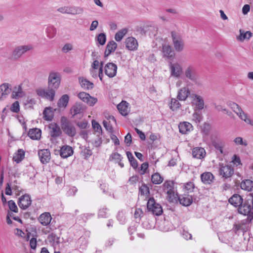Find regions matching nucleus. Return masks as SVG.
Instances as JSON below:
<instances>
[{"mask_svg":"<svg viewBox=\"0 0 253 253\" xmlns=\"http://www.w3.org/2000/svg\"><path fill=\"white\" fill-rule=\"evenodd\" d=\"M61 127L63 132L68 136L73 137L76 134V129L73 124L65 117L60 119Z\"/></svg>","mask_w":253,"mask_h":253,"instance_id":"f257e3e1","label":"nucleus"},{"mask_svg":"<svg viewBox=\"0 0 253 253\" xmlns=\"http://www.w3.org/2000/svg\"><path fill=\"white\" fill-rule=\"evenodd\" d=\"M61 76L59 72L52 71L49 73L48 77V86L57 90L60 84Z\"/></svg>","mask_w":253,"mask_h":253,"instance_id":"f03ea898","label":"nucleus"},{"mask_svg":"<svg viewBox=\"0 0 253 253\" xmlns=\"http://www.w3.org/2000/svg\"><path fill=\"white\" fill-rule=\"evenodd\" d=\"M172 43L175 51L181 52L184 49L185 43L181 36L175 31L171 32Z\"/></svg>","mask_w":253,"mask_h":253,"instance_id":"7ed1b4c3","label":"nucleus"},{"mask_svg":"<svg viewBox=\"0 0 253 253\" xmlns=\"http://www.w3.org/2000/svg\"><path fill=\"white\" fill-rule=\"evenodd\" d=\"M33 48V46L31 44L18 46L15 47L12 51L10 54V58L14 60L18 59L24 53L32 49Z\"/></svg>","mask_w":253,"mask_h":253,"instance_id":"20e7f679","label":"nucleus"},{"mask_svg":"<svg viewBox=\"0 0 253 253\" xmlns=\"http://www.w3.org/2000/svg\"><path fill=\"white\" fill-rule=\"evenodd\" d=\"M147 207L148 211L154 215L158 216L163 213L162 206L159 204L157 203L153 198L148 200Z\"/></svg>","mask_w":253,"mask_h":253,"instance_id":"39448f33","label":"nucleus"},{"mask_svg":"<svg viewBox=\"0 0 253 253\" xmlns=\"http://www.w3.org/2000/svg\"><path fill=\"white\" fill-rule=\"evenodd\" d=\"M56 90L52 88H39L36 90L37 94L42 98H45L50 101H53L54 99Z\"/></svg>","mask_w":253,"mask_h":253,"instance_id":"423d86ee","label":"nucleus"},{"mask_svg":"<svg viewBox=\"0 0 253 253\" xmlns=\"http://www.w3.org/2000/svg\"><path fill=\"white\" fill-rule=\"evenodd\" d=\"M164 190L167 193L168 198L172 201L176 197L174 191V183L171 180L166 181L163 185Z\"/></svg>","mask_w":253,"mask_h":253,"instance_id":"0eeeda50","label":"nucleus"},{"mask_svg":"<svg viewBox=\"0 0 253 253\" xmlns=\"http://www.w3.org/2000/svg\"><path fill=\"white\" fill-rule=\"evenodd\" d=\"M218 172L224 179H227L232 176L234 173V169L227 165L219 164Z\"/></svg>","mask_w":253,"mask_h":253,"instance_id":"6e6552de","label":"nucleus"},{"mask_svg":"<svg viewBox=\"0 0 253 253\" xmlns=\"http://www.w3.org/2000/svg\"><path fill=\"white\" fill-rule=\"evenodd\" d=\"M184 75L185 77L194 83L197 82L198 74L195 66L190 65L187 66L185 70Z\"/></svg>","mask_w":253,"mask_h":253,"instance_id":"1a4fd4ad","label":"nucleus"},{"mask_svg":"<svg viewBox=\"0 0 253 253\" xmlns=\"http://www.w3.org/2000/svg\"><path fill=\"white\" fill-rule=\"evenodd\" d=\"M169 66L171 76L177 78L181 77L183 73V69L181 65L179 63L170 62Z\"/></svg>","mask_w":253,"mask_h":253,"instance_id":"9d476101","label":"nucleus"},{"mask_svg":"<svg viewBox=\"0 0 253 253\" xmlns=\"http://www.w3.org/2000/svg\"><path fill=\"white\" fill-rule=\"evenodd\" d=\"M249 199L243 202L241 206L238 208V212L243 215H253V206L251 207V203L249 202Z\"/></svg>","mask_w":253,"mask_h":253,"instance_id":"9b49d317","label":"nucleus"},{"mask_svg":"<svg viewBox=\"0 0 253 253\" xmlns=\"http://www.w3.org/2000/svg\"><path fill=\"white\" fill-rule=\"evenodd\" d=\"M117 68V66L112 62L107 63L103 66L105 75L109 78H113L116 75Z\"/></svg>","mask_w":253,"mask_h":253,"instance_id":"f8f14e48","label":"nucleus"},{"mask_svg":"<svg viewBox=\"0 0 253 253\" xmlns=\"http://www.w3.org/2000/svg\"><path fill=\"white\" fill-rule=\"evenodd\" d=\"M48 127L49 134L51 137L57 138L61 135L62 133L61 128L56 123H52L49 124Z\"/></svg>","mask_w":253,"mask_h":253,"instance_id":"ddd939ff","label":"nucleus"},{"mask_svg":"<svg viewBox=\"0 0 253 253\" xmlns=\"http://www.w3.org/2000/svg\"><path fill=\"white\" fill-rule=\"evenodd\" d=\"M162 52L163 57L169 60H172L175 55L171 46L169 43H164L162 45Z\"/></svg>","mask_w":253,"mask_h":253,"instance_id":"4468645a","label":"nucleus"},{"mask_svg":"<svg viewBox=\"0 0 253 253\" xmlns=\"http://www.w3.org/2000/svg\"><path fill=\"white\" fill-rule=\"evenodd\" d=\"M32 200L30 196L28 194H25L19 198L18 204L19 207L23 209H27L31 205Z\"/></svg>","mask_w":253,"mask_h":253,"instance_id":"2eb2a0df","label":"nucleus"},{"mask_svg":"<svg viewBox=\"0 0 253 253\" xmlns=\"http://www.w3.org/2000/svg\"><path fill=\"white\" fill-rule=\"evenodd\" d=\"M125 45L126 48L130 51H135L137 50L138 47L137 41L132 37H128L126 39Z\"/></svg>","mask_w":253,"mask_h":253,"instance_id":"dca6fc26","label":"nucleus"},{"mask_svg":"<svg viewBox=\"0 0 253 253\" xmlns=\"http://www.w3.org/2000/svg\"><path fill=\"white\" fill-rule=\"evenodd\" d=\"M52 219L49 212H44L39 216L38 220L42 226H46L50 224Z\"/></svg>","mask_w":253,"mask_h":253,"instance_id":"f3484780","label":"nucleus"},{"mask_svg":"<svg viewBox=\"0 0 253 253\" xmlns=\"http://www.w3.org/2000/svg\"><path fill=\"white\" fill-rule=\"evenodd\" d=\"M38 155L41 163L43 164H47L50 159V153L48 149L39 150Z\"/></svg>","mask_w":253,"mask_h":253,"instance_id":"a211bd4d","label":"nucleus"},{"mask_svg":"<svg viewBox=\"0 0 253 253\" xmlns=\"http://www.w3.org/2000/svg\"><path fill=\"white\" fill-rule=\"evenodd\" d=\"M74 153L73 148L69 145H64L60 150V155L62 158H67L72 156Z\"/></svg>","mask_w":253,"mask_h":253,"instance_id":"6ab92c4d","label":"nucleus"},{"mask_svg":"<svg viewBox=\"0 0 253 253\" xmlns=\"http://www.w3.org/2000/svg\"><path fill=\"white\" fill-rule=\"evenodd\" d=\"M11 89L9 87V84L7 83H4L0 85V101L5 99L8 94L10 93Z\"/></svg>","mask_w":253,"mask_h":253,"instance_id":"aec40b11","label":"nucleus"},{"mask_svg":"<svg viewBox=\"0 0 253 253\" xmlns=\"http://www.w3.org/2000/svg\"><path fill=\"white\" fill-rule=\"evenodd\" d=\"M190 93L189 88L187 86L180 88L177 93V98L180 101L185 100Z\"/></svg>","mask_w":253,"mask_h":253,"instance_id":"412c9836","label":"nucleus"},{"mask_svg":"<svg viewBox=\"0 0 253 253\" xmlns=\"http://www.w3.org/2000/svg\"><path fill=\"white\" fill-rule=\"evenodd\" d=\"M201 179L205 184H210L213 182L214 176L210 172H205L201 175Z\"/></svg>","mask_w":253,"mask_h":253,"instance_id":"4be33fe9","label":"nucleus"},{"mask_svg":"<svg viewBox=\"0 0 253 253\" xmlns=\"http://www.w3.org/2000/svg\"><path fill=\"white\" fill-rule=\"evenodd\" d=\"M85 108L83 105L79 103H76L70 109V113L73 117H74L78 114L83 113L84 111Z\"/></svg>","mask_w":253,"mask_h":253,"instance_id":"5701e85b","label":"nucleus"},{"mask_svg":"<svg viewBox=\"0 0 253 253\" xmlns=\"http://www.w3.org/2000/svg\"><path fill=\"white\" fill-rule=\"evenodd\" d=\"M228 201L231 205L238 208L239 207L241 206V204H242L243 199L240 195L234 194L229 198Z\"/></svg>","mask_w":253,"mask_h":253,"instance_id":"b1692460","label":"nucleus"},{"mask_svg":"<svg viewBox=\"0 0 253 253\" xmlns=\"http://www.w3.org/2000/svg\"><path fill=\"white\" fill-rule=\"evenodd\" d=\"M211 142L216 150L218 151L220 154L223 153V149L225 146V143L221 139L218 138H212Z\"/></svg>","mask_w":253,"mask_h":253,"instance_id":"393cba45","label":"nucleus"},{"mask_svg":"<svg viewBox=\"0 0 253 253\" xmlns=\"http://www.w3.org/2000/svg\"><path fill=\"white\" fill-rule=\"evenodd\" d=\"M193 103L196 105V110H201L204 108V102L202 97L198 95H193Z\"/></svg>","mask_w":253,"mask_h":253,"instance_id":"a878e982","label":"nucleus"},{"mask_svg":"<svg viewBox=\"0 0 253 253\" xmlns=\"http://www.w3.org/2000/svg\"><path fill=\"white\" fill-rule=\"evenodd\" d=\"M178 127L180 133L186 134L192 129L193 126L188 122H183L179 124Z\"/></svg>","mask_w":253,"mask_h":253,"instance_id":"bb28decb","label":"nucleus"},{"mask_svg":"<svg viewBox=\"0 0 253 253\" xmlns=\"http://www.w3.org/2000/svg\"><path fill=\"white\" fill-rule=\"evenodd\" d=\"M117 109L123 116H126L129 111L128 103L126 101H122L118 105Z\"/></svg>","mask_w":253,"mask_h":253,"instance_id":"cd10ccee","label":"nucleus"},{"mask_svg":"<svg viewBox=\"0 0 253 253\" xmlns=\"http://www.w3.org/2000/svg\"><path fill=\"white\" fill-rule=\"evenodd\" d=\"M79 82L82 88L84 89H91L94 87V84L84 77H79Z\"/></svg>","mask_w":253,"mask_h":253,"instance_id":"c85d7f7f","label":"nucleus"},{"mask_svg":"<svg viewBox=\"0 0 253 253\" xmlns=\"http://www.w3.org/2000/svg\"><path fill=\"white\" fill-rule=\"evenodd\" d=\"M193 157L197 159H202L206 155L205 150L202 147H195L192 150Z\"/></svg>","mask_w":253,"mask_h":253,"instance_id":"c756f323","label":"nucleus"},{"mask_svg":"<svg viewBox=\"0 0 253 253\" xmlns=\"http://www.w3.org/2000/svg\"><path fill=\"white\" fill-rule=\"evenodd\" d=\"M117 47V44L114 41L108 42L104 52L105 56H109L111 53L114 52Z\"/></svg>","mask_w":253,"mask_h":253,"instance_id":"7c9ffc66","label":"nucleus"},{"mask_svg":"<svg viewBox=\"0 0 253 253\" xmlns=\"http://www.w3.org/2000/svg\"><path fill=\"white\" fill-rule=\"evenodd\" d=\"M236 114L241 120L244 121L246 124L253 126V121L249 115L246 113L242 109H241Z\"/></svg>","mask_w":253,"mask_h":253,"instance_id":"2f4dec72","label":"nucleus"},{"mask_svg":"<svg viewBox=\"0 0 253 253\" xmlns=\"http://www.w3.org/2000/svg\"><path fill=\"white\" fill-rule=\"evenodd\" d=\"M41 134V130L38 128L30 129L28 132V136L33 140L40 139Z\"/></svg>","mask_w":253,"mask_h":253,"instance_id":"473e14b6","label":"nucleus"},{"mask_svg":"<svg viewBox=\"0 0 253 253\" xmlns=\"http://www.w3.org/2000/svg\"><path fill=\"white\" fill-rule=\"evenodd\" d=\"M242 189L247 191H253V181L250 179H246L241 183L240 185Z\"/></svg>","mask_w":253,"mask_h":253,"instance_id":"72a5a7b5","label":"nucleus"},{"mask_svg":"<svg viewBox=\"0 0 253 253\" xmlns=\"http://www.w3.org/2000/svg\"><path fill=\"white\" fill-rule=\"evenodd\" d=\"M54 116V113L51 107H46L43 112V119L48 121H51Z\"/></svg>","mask_w":253,"mask_h":253,"instance_id":"f704fd0d","label":"nucleus"},{"mask_svg":"<svg viewBox=\"0 0 253 253\" xmlns=\"http://www.w3.org/2000/svg\"><path fill=\"white\" fill-rule=\"evenodd\" d=\"M56 32V28L52 25H48L45 30L47 37L50 39L55 37Z\"/></svg>","mask_w":253,"mask_h":253,"instance_id":"c9c22d12","label":"nucleus"},{"mask_svg":"<svg viewBox=\"0 0 253 253\" xmlns=\"http://www.w3.org/2000/svg\"><path fill=\"white\" fill-rule=\"evenodd\" d=\"M25 157V152L23 149H19L17 152L14 154L13 158L14 161L16 163H19Z\"/></svg>","mask_w":253,"mask_h":253,"instance_id":"e433bc0d","label":"nucleus"},{"mask_svg":"<svg viewBox=\"0 0 253 253\" xmlns=\"http://www.w3.org/2000/svg\"><path fill=\"white\" fill-rule=\"evenodd\" d=\"M252 35L253 34L250 31L244 32L242 30H240V35L237 37V40L243 42L245 40H249Z\"/></svg>","mask_w":253,"mask_h":253,"instance_id":"4c0bfd02","label":"nucleus"},{"mask_svg":"<svg viewBox=\"0 0 253 253\" xmlns=\"http://www.w3.org/2000/svg\"><path fill=\"white\" fill-rule=\"evenodd\" d=\"M163 180V177L159 172H155L151 175V181L154 184H160Z\"/></svg>","mask_w":253,"mask_h":253,"instance_id":"58836bf2","label":"nucleus"},{"mask_svg":"<svg viewBox=\"0 0 253 253\" xmlns=\"http://www.w3.org/2000/svg\"><path fill=\"white\" fill-rule=\"evenodd\" d=\"M69 97L67 94L61 96L58 101V106L59 108H65L69 102Z\"/></svg>","mask_w":253,"mask_h":253,"instance_id":"ea45409f","label":"nucleus"},{"mask_svg":"<svg viewBox=\"0 0 253 253\" xmlns=\"http://www.w3.org/2000/svg\"><path fill=\"white\" fill-rule=\"evenodd\" d=\"M203 120V115L201 112L195 109L192 116V121L196 124H199Z\"/></svg>","mask_w":253,"mask_h":253,"instance_id":"a19ab883","label":"nucleus"},{"mask_svg":"<svg viewBox=\"0 0 253 253\" xmlns=\"http://www.w3.org/2000/svg\"><path fill=\"white\" fill-rule=\"evenodd\" d=\"M126 154L131 166L134 169H136L138 167V163L133 157L132 154L130 152L127 151Z\"/></svg>","mask_w":253,"mask_h":253,"instance_id":"79ce46f5","label":"nucleus"},{"mask_svg":"<svg viewBox=\"0 0 253 253\" xmlns=\"http://www.w3.org/2000/svg\"><path fill=\"white\" fill-rule=\"evenodd\" d=\"M48 240L51 245L55 247L59 243V238L55 234H51L49 235Z\"/></svg>","mask_w":253,"mask_h":253,"instance_id":"37998d69","label":"nucleus"},{"mask_svg":"<svg viewBox=\"0 0 253 253\" xmlns=\"http://www.w3.org/2000/svg\"><path fill=\"white\" fill-rule=\"evenodd\" d=\"M127 30L126 28L122 29L121 30L118 32L115 36V39L117 42H120L127 33Z\"/></svg>","mask_w":253,"mask_h":253,"instance_id":"c03bdc74","label":"nucleus"},{"mask_svg":"<svg viewBox=\"0 0 253 253\" xmlns=\"http://www.w3.org/2000/svg\"><path fill=\"white\" fill-rule=\"evenodd\" d=\"M24 95V93L20 86H19L17 88H15L12 92V96L15 98L21 97L23 96Z\"/></svg>","mask_w":253,"mask_h":253,"instance_id":"a18cd8bd","label":"nucleus"},{"mask_svg":"<svg viewBox=\"0 0 253 253\" xmlns=\"http://www.w3.org/2000/svg\"><path fill=\"white\" fill-rule=\"evenodd\" d=\"M83 12L82 8L76 7H68V14L76 15L81 14Z\"/></svg>","mask_w":253,"mask_h":253,"instance_id":"49530a36","label":"nucleus"},{"mask_svg":"<svg viewBox=\"0 0 253 253\" xmlns=\"http://www.w3.org/2000/svg\"><path fill=\"white\" fill-rule=\"evenodd\" d=\"M179 200L180 203L184 206H188L192 202V199L188 196L179 198Z\"/></svg>","mask_w":253,"mask_h":253,"instance_id":"de8ad7c7","label":"nucleus"},{"mask_svg":"<svg viewBox=\"0 0 253 253\" xmlns=\"http://www.w3.org/2000/svg\"><path fill=\"white\" fill-rule=\"evenodd\" d=\"M81 154L85 159H88L92 154V151L89 147H85L81 152Z\"/></svg>","mask_w":253,"mask_h":253,"instance_id":"09e8293b","label":"nucleus"},{"mask_svg":"<svg viewBox=\"0 0 253 253\" xmlns=\"http://www.w3.org/2000/svg\"><path fill=\"white\" fill-rule=\"evenodd\" d=\"M233 142L237 145H241L244 146H247L248 145V142L246 139H244L241 137H236Z\"/></svg>","mask_w":253,"mask_h":253,"instance_id":"8fccbe9b","label":"nucleus"},{"mask_svg":"<svg viewBox=\"0 0 253 253\" xmlns=\"http://www.w3.org/2000/svg\"><path fill=\"white\" fill-rule=\"evenodd\" d=\"M180 104L179 101L175 98H172L170 105V108L172 111H175L179 108Z\"/></svg>","mask_w":253,"mask_h":253,"instance_id":"3c124183","label":"nucleus"},{"mask_svg":"<svg viewBox=\"0 0 253 253\" xmlns=\"http://www.w3.org/2000/svg\"><path fill=\"white\" fill-rule=\"evenodd\" d=\"M139 192L141 195H148L149 194V188L146 184H142L139 187Z\"/></svg>","mask_w":253,"mask_h":253,"instance_id":"603ef678","label":"nucleus"},{"mask_svg":"<svg viewBox=\"0 0 253 253\" xmlns=\"http://www.w3.org/2000/svg\"><path fill=\"white\" fill-rule=\"evenodd\" d=\"M97 101L98 99L97 98L92 97L89 95L88 97L87 98V99L85 101V103H86L89 106H93L97 102Z\"/></svg>","mask_w":253,"mask_h":253,"instance_id":"864d4df0","label":"nucleus"},{"mask_svg":"<svg viewBox=\"0 0 253 253\" xmlns=\"http://www.w3.org/2000/svg\"><path fill=\"white\" fill-rule=\"evenodd\" d=\"M98 217L102 218H107L109 216L108 210L107 208H102L99 210Z\"/></svg>","mask_w":253,"mask_h":253,"instance_id":"5fc2aeb1","label":"nucleus"},{"mask_svg":"<svg viewBox=\"0 0 253 253\" xmlns=\"http://www.w3.org/2000/svg\"><path fill=\"white\" fill-rule=\"evenodd\" d=\"M27 235L29 237L30 236H32V237H35L37 236V228L35 226H31L27 230Z\"/></svg>","mask_w":253,"mask_h":253,"instance_id":"6e6d98bb","label":"nucleus"},{"mask_svg":"<svg viewBox=\"0 0 253 253\" xmlns=\"http://www.w3.org/2000/svg\"><path fill=\"white\" fill-rule=\"evenodd\" d=\"M74 49L73 45L71 43H67L64 45V46L62 48V51L64 53H67V52L73 50Z\"/></svg>","mask_w":253,"mask_h":253,"instance_id":"4d7b16f0","label":"nucleus"},{"mask_svg":"<svg viewBox=\"0 0 253 253\" xmlns=\"http://www.w3.org/2000/svg\"><path fill=\"white\" fill-rule=\"evenodd\" d=\"M228 106L236 114L239 112V111L242 109L237 104L234 102L229 103Z\"/></svg>","mask_w":253,"mask_h":253,"instance_id":"13d9d810","label":"nucleus"},{"mask_svg":"<svg viewBox=\"0 0 253 253\" xmlns=\"http://www.w3.org/2000/svg\"><path fill=\"white\" fill-rule=\"evenodd\" d=\"M117 219L121 224L125 223L126 221L125 212L124 211H119L117 215Z\"/></svg>","mask_w":253,"mask_h":253,"instance_id":"bf43d9fd","label":"nucleus"},{"mask_svg":"<svg viewBox=\"0 0 253 253\" xmlns=\"http://www.w3.org/2000/svg\"><path fill=\"white\" fill-rule=\"evenodd\" d=\"M97 40L101 45H104L106 41V37L105 34L101 33L97 37Z\"/></svg>","mask_w":253,"mask_h":253,"instance_id":"052dcab7","label":"nucleus"},{"mask_svg":"<svg viewBox=\"0 0 253 253\" xmlns=\"http://www.w3.org/2000/svg\"><path fill=\"white\" fill-rule=\"evenodd\" d=\"M8 205L9 209L15 212H17L18 208L15 203L13 200H10L8 202Z\"/></svg>","mask_w":253,"mask_h":253,"instance_id":"680f3d73","label":"nucleus"},{"mask_svg":"<svg viewBox=\"0 0 253 253\" xmlns=\"http://www.w3.org/2000/svg\"><path fill=\"white\" fill-rule=\"evenodd\" d=\"M92 126L95 131L100 133L102 131V128L100 125L94 120L92 121Z\"/></svg>","mask_w":253,"mask_h":253,"instance_id":"e2e57ef3","label":"nucleus"},{"mask_svg":"<svg viewBox=\"0 0 253 253\" xmlns=\"http://www.w3.org/2000/svg\"><path fill=\"white\" fill-rule=\"evenodd\" d=\"M16 184V181H14L12 184L11 183V186L12 190L15 192L16 194L19 195L21 192V189L19 186L17 185Z\"/></svg>","mask_w":253,"mask_h":253,"instance_id":"0e129e2a","label":"nucleus"},{"mask_svg":"<svg viewBox=\"0 0 253 253\" xmlns=\"http://www.w3.org/2000/svg\"><path fill=\"white\" fill-rule=\"evenodd\" d=\"M110 158L113 160L116 161L117 163L119 161H122L123 158L120 154L118 153H114L111 155Z\"/></svg>","mask_w":253,"mask_h":253,"instance_id":"69168bd1","label":"nucleus"},{"mask_svg":"<svg viewBox=\"0 0 253 253\" xmlns=\"http://www.w3.org/2000/svg\"><path fill=\"white\" fill-rule=\"evenodd\" d=\"M20 110L19 104L18 101L14 102L11 105L10 110L15 113H18Z\"/></svg>","mask_w":253,"mask_h":253,"instance_id":"338daca9","label":"nucleus"},{"mask_svg":"<svg viewBox=\"0 0 253 253\" xmlns=\"http://www.w3.org/2000/svg\"><path fill=\"white\" fill-rule=\"evenodd\" d=\"M100 66V62L97 59H94L93 62L91 63L90 69L99 70Z\"/></svg>","mask_w":253,"mask_h":253,"instance_id":"774afa93","label":"nucleus"}]
</instances>
